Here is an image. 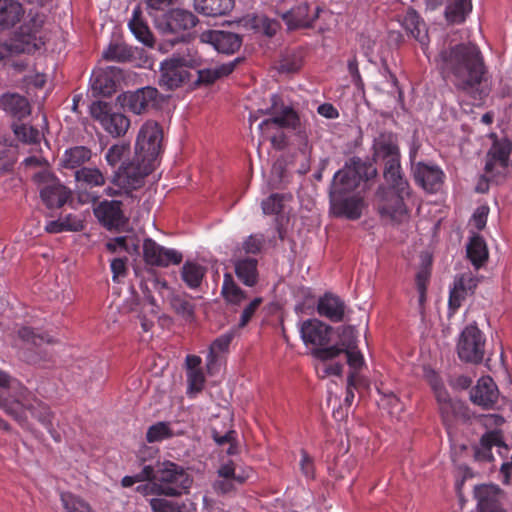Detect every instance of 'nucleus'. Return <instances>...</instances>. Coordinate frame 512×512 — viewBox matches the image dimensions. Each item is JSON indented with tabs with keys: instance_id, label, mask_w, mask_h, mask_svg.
Returning <instances> with one entry per match:
<instances>
[{
	"instance_id": "58",
	"label": "nucleus",
	"mask_w": 512,
	"mask_h": 512,
	"mask_svg": "<svg viewBox=\"0 0 512 512\" xmlns=\"http://www.w3.org/2000/svg\"><path fill=\"white\" fill-rule=\"evenodd\" d=\"M150 506L153 512H186V506L184 504L180 505L163 498H152L150 500Z\"/></svg>"
},
{
	"instance_id": "9",
	"label": "nucleus",
	"mask_w": 512,
	"mask_h": 512,
	"mask_svg": "<svg viewBox=\"0 0 512 512\" xmlns=\"http://www.w3.org/2000/svg\"><path fill=\"white\" fill-rule=\"evenodd\" d=\"M300 335L304 344L312 347L311 355L322 362L333 360L341 354L342 348H339L338 342L331 344L333 328L318 319L303 321Z\"/></svg>"
},
{
	"instance_id": "56",
	"label": "nucleus",
	"mask_w": 512,
	"mask_h": 512,
	"mask_svg": "<svg viewBox=\"0 0 512 512\" xmlns=\"http://www.w3.org/2000/svg\"><path fill=\"white\" fill-rule=\"evenodd\" d=\"M212 438L219 446L229 445L226 450L228 455L238 454L237 433L235 430H229L224 435H221L216 429H213Z\"/></svg>"
},
{
	"instance_id": "40",
	"label": "nucleus",
	"mask_w": 512,
	"mask_h": 512,
	"mask_svg": "<svg viewBox=\"0 0 512 512\" xmlns=\"http://www.w3.org/2000/svg\"><path fill=\"white\" fill-rule=\"evenodd\" d=\"M467 257L471 263L479 268L488 259V249L484 239L479 236H473L467 245Z\"/></svg>"
},
{
	"instance_id": "49",
	"label": "nucleus",
	"mask_w": 512,
	"mask_h": 512,
	"mask_svg": "<svg viewBox=\"0 0 512 512\" xmlns=\"http://www.w3.org/2000/svg\"><path fill=\"white\" fill-rule=\"evenodd\" d=\"M102 126L113 137H119L128 130V118L121 113H112Z\"/></svg>"
},
{
	"instance_id": "54",
	"label": "nucleus",
	"mask_w": 512,
	"mask_h": 512,
	"mask_svg": "<svg viewBox=\"0 0 512 512\" xmlns=\"http://www.w3.org/2000/svg\"><path fill=\"white\" fill-rule=\"evenodd\" d=\"M174 434L167 422H157L150 426L146 433V440L149 443L161 442L173 437Z\"/></svg>"
},
{
	"instance_id": "20",
	"label": "nucleus",
	"mask_w": 512,
	"mask_h": 512,
	"mask_svg": "<svg viewBox=\"0 0 512 512\" xmlns=\"http://www.w3.org/2000/svg\"><path fill=\"white\" fill-rule=\"evenodd\" d=\"M498 398V387L490 376L481 377L470 392L471 401L484 409H493Z\"/></svg>"
},
{
	"instance_id": "57",
	"label": "nucleus",
	"mask_w": 512,
	"mask_h": 512,
	"mask_svg": "<svg viewBox=\"0 0 512 512\" xmlns=\"http://www.w3.org/2000/svg\"><path fill=\"white\" fill-rule=\"evenodd\" d=\"M187 382V395L190 398H193L203 390L206 382L205 375L202 369L187 371Z\"/></svg>"
},
{
	"instance_id": "44",
	"label": "nucleus",
	"mask_w": 512,
	"mask_h": 512,
	"mask_svg": "<svg viewBox=\"0 0 512 512\" xmlns=\"http://www.w3.org/2000/svg\"><path fill=\"white\" fill-rule=\"evenodd\" d=\"M235 68V63L231 62L229 64H223L217 68H209V69H199L197 71L198 78L196 80L197 84L210 85L214 83L217 79L227 76L233 72Z\"/></svg>"
},
{
	"instance_id": "60",
	"label": "nucleus",
	"mask_w": 512,
	"mask_h": 512,
	"mask_svg": "<svg viewBox=\"0 0 512 512\" xmlns=\"http://www.w3.org/2000/svg\"><path fill=\"white\" fill-rule=\"evenodd\" d=\"M110 111V105L104 101H95L90 106L91 116L98 120L102 125L104 124L105 120L109 119V117L112 115Z\"/></svg>"
},
{
	"instance_id": "7",
	"label": "nucleus",
	"mask_w": 512,
	"mask_h": 512,
	"mask_svg": "<svg viewBox=\"0 0 512 512\" xmlns=\"http://www.w3.org/2000/svg\"><path fill=\"white\" fill-rule=\"evenodd\" d=\"M156 450L145 447L138 456L143 468L139 472L137 479H154L158 481L160 494L167 497H178L188 492L192 484V478L184 467L171 462L164 461L158 463L157 469L151 463H146L145 455L152 456Z\"/></svg>"
},
{
	"instance_id": "50",
	"label": "nucleus",
	"mask_w": 512,
	"mask_h": 512,
	"mask_svg": "<svg viewBox=\"0 0 512 512\" xmlns=\"http://www.w3.org/2000/svg\"><path fill=\"white\" fill-rule=\"evenodd\" d=\"M172 309L184 318H191L194 315V305L188 300L187 294L173 293L169 297Z\"/></svg>"
},
{
	"instance_id": "31",
	"label": "nucleus",
	"mask_w": 512,
	"mask_h": 512,
	"mask_svg": "<svg viewBox=\"0 0 512 512\" xmlns=\"http://www.w3.org/2000/svg\"><path fill=\"white\" fill-rule=\"evenodd\" d=\"M189 73L178 64L173 58L166 59L161 63V83L168 89L180 87L188 80Z\"/></svg>"
},
{
	"instance_id": "64",
	"label": "nucleus",
	"mask_w": 512,
	"mask_h": 512,
	"mask_svg": "<svg viewBox=\"0 0 512 512\" xmlns=\"http://www.w3.org/2000/svg\"><path fill=\"white\" fill-rule=\"evenodd\" d=\"M262 303H263V298L256 297L246 305V307L243 309L241 316H240V321H239L240 328L245 327L250 322V320L253 318L255 312L257 311V309L260 307V305Z\"/></svg>"
},
{
	"instance_id": "35",
	"label": "nucleus",
	"mask_w": 512,
	"mask_h": 512,
	"mask_svg": "<svg viewBox=\"0 0 512 512\" xmlns=\"http://www.w3.org/2000/svg\"><path fill=\"white\" fill-rule=\"evenodd\" d=\"M233 6L234 0H194L195 10L209 17L226 15Z\"/></svg>"
},
{
	"instance_id": "12",
	"label": "nucleus",
	"mask_w": 512,
	"mask_h": 512,
	"mask_svg": "<svg viewBox=\"0 0 512 512\" xmlns=\"http://www.w3.org/2000/svg\"><path fill=\"white\" fill-rule=\"evenodd\" d=\"M22 345L19 349V357L28 364H41L51 360V353L45 347L52 339L48 335L36 334L29 327H22L18 331Z\"/></svg>"
},
{
	"instance_id": "34",
	"label": "nucleus",
	"mask_w": 512,
	"mask_h": 512,
	"mask_svg": "<svg viewBox=\"0 0 512 512\" xmlns=\"http://www.w3.org/2000/svg\"><path fill=\"white\" fill-rule=\"evenodd\" d=\"M92 151L86 146H74L64 151L61 157V166L65 169L78 170L89 162Z\"/></svg>"
},
{
	"instance_id": "63",
	"label": "nucleus",
	"mask_w": 512,
	"mask_h": 512,
	"mask_svg": "<svg viewBox=\"0 0 512 512\" xmlns=\"http://www.w3.org/2000/svg\"><path fill=\"white\" fill-rule=\"evenodd\" d=\"M235 469L236 468L234 462L232 460H229L220 466V468L218 469V474L220 477H223L225 479H233L236 480L238 483L245 482L249 475L236 474Z\"/></svg>"
},
{
	"instance_id": "42",
	"label": "nucleus",
	"mask_w": 512,
	"mask_h": 512,
	"mask_svg": "<svg viewBox=\"0 0 512 512\" xmlns=\"http://www.w3.org/2000/svg\"><path fill=\"white\" fill-rule=\"evenodd\" d=\"M139 9L133 11V17L130 19V32L136 37V39L144 44V46L151 48L154 45V37L148 27V25L139 19Z\"/></svg>"
},
{
	"instance_id": "38",
	"label": "nucleus",
	"mask_w": 512,
	"mask_h": 512,
	"mask_svg": "<svg viewBox=\"0 0 512 512\" xmlns=\"http://www.w3.org/2000/svg\"><path fill=\"white\" fill-rule=\"evenodd\" d=\"M78 188L101 187L105 184V177L98 168L82 167L74 173Z\"/></svg>"
},
{
	"instance_id": "2",
	"label": "nucleus",
	"mask_w": 512,
	"mask_h": 512,
	"mask_svg": "<svg viewBox=\"0 0 512 512\" xmlns=\"http://www.w3.org/2000/svg\"><path fill=\"white\" fill-rule=\"evenodd\" d=\"M443 73L451 77L454 86L471 93L482 83L486 67L479 48L471 43H461L443 49L438 56Z\"/></svg>"
},
{
	"instance_id": "8",
	"label": "nucleus",
	"mask_w": 512,
	"mask_h": 512,
	"mask_svg": "<svg viewBox=\"0 0 512 512\" xmlns=\"http://www.w3.org/2000/svg\"><path fill=\"white\" fill-rule=\"evenodd\" d=\"M376 176L377 168L373 162L352 157L334 174L329 198L352 195L362 181H368Z\"/></svg>"
},
{
	"instance_id": "39",
	"label": "nucleus",
	"mask_w": 512,
	"mask_h": 512,
	"mask_svg": "<svg viewBox=\"0 0 512 512\" xmlns=\"http://www.w3.org/2000/svg\"><path fill=\"white\" fill-rule=\"evenodd\" d=\"M221 294L225 301L232 305H240L247 299L246 293L235 283L229 273L224 275Z\"/></svg>"
},
{
	"instance_id": "23",
	"label": "nucleus",
	"mask_w": 512,
	"mask_h": 512,
	"mask_svg": "<svg viewBox=\"0 0 512 512\" xmlns=\"http://www.w3.org/2000/svg\"><path fill=\"white\" fill-rule=\"evenodd\" d=\"M477 287V280L471 274H462L454 279L453 287L450 290L448 306L452 313H455L462 302L469 294L474 293Z\"/></svg>"
},
{
	"instance_id": "6",
	"label": "nucleus",
	"mask_w": 512,
	"mask_h": 512,
	"mask_svg": "<svg viewBox=\"0 0 512 512\" xmlns=\"http://www.w3.org/2000/svg\"><path fill=\"white\" fill-rule=\"evenodd\" d=\"M150 209V203L144 201L133 218V225L130 226V250L138 253L140 243L143 242V257L147 264L159 267L180 264L183 260L181 252L160 246L146 236L145 224L150 220Z\"/></svg>"
},
{
	"instance_id": "15",
	"label": "nucleus",
	"mask_w": 512,
	"mask_h": 512,
	"mask_svg": "<svg viewBox=\"0 0 512 512\" xmlns=\"http://www.w3.org/2000/svg\"><path fill=\"white\" fill-rule=\"evenodd\" d=\"M125 71L118 66L94 70L91 76V93L94 97H107L116 92L125 81Z\"/></svg>"
},
{
	"instance_id": "16",
	"label": "nucleus",
	"mask_w": 512,
	"mask_h": 512,
	"mask_svg": "<svg viewBox=\"0 0 512 512\" xmlns=\"http://www.w3.org/2000/svg\"><path fill=\"white\" fill-rule=\"evenodd\" d=\"M271 100L272 117L263 120L259 124V128L261 130H266L271 126H277L284 129L298 130L301 125L298 113L291 106L281 105V107H278L277 101L279 100V97L277 95H272Z\"/></svg>"
},
{
	"instance_id": "14",
	"label": "nucleus",
	"mask_w": 512,
	"mask_h": 512,
	"mask_svg": "<svg viewBox=\"0 0 512 512\" xmlns=\"http://www.w3.org/2000/svg\"><path fill=\"white\" fill-rule=\"evenodd\" d=\"M127 150L128 144L123 143L111 146L106 153V160L110 166L120 164L112 179L113 186L106 189L109 196H128V162L124 160Z\"/></svg>"
},
{
	"instance_id": "1",
	"label": "nucleus",
	"mask_w": 512,
	"mask_h": 512,
	"mask_svg": "<svg viewBox=\"0 0 512 512\" xmlns=\"http://www.w3.org/2000/svg\"><path fill=\"white\" fill-rule=\"evenodd\" d=\"M372 157L375 163H382L386 187L376 192L377 210L382 219L401 223L408 217L405 199L410 196V185L401 165V150L398 135L382 131L374 137Z\"/></svg>"
},
{
	"instance_id": "13",
	"label": "nucleus",
	"mask_w": 512,
	"mask_h": 512,
	"mask_svg": "<svg viewBox=\"0 0 512 512\" xmlns=\"http://www.w3.org/2000/svg\"><path fill=\"white\" fill-rule=\"evenodd\" d=\"M485 343V336L477 326H466L457 343L459 358L468 363H481L485 354Z\"/></svg>"
},
{
	"instance_id": "27",
	"label": "nucleus",
	"mask_w": 512,
	"mask_h": 512,
	"mask_svg": "<svg viewBox=\"0 0 512 512\" xmlns=\"http://www.w3.org/2000/svg\"><path fill=\"white\" fill-rule=\"evenodd\" d=\"M511 151L512 143L508 139L495 141L487 154L485 172L487 174L493 173L496 166L506 169L508 167Z\"/></svg>"
},
{
	"instance_id": "48",
	"label": "nucleus",
	"mask_w": 512,
	"mask_h": 512,
	"mask_svg": "<svg viewBox=\"0 0 512 512\" xmlns=\"http://www.w3.org/2000/svg\"><path fill=\"white\" fill-rule=\"evenodd\" d=\"M13 132L16 138L24 144H38L41 139L40 131L30 125L27 124H17L14 123L12 125Z\"/></svg>"
},
{
	"instance_id": "26",
	"label": "nucleus",
	"mask_w": 512,
	"mask_h": 512,
	"mask_svg": "<svg viewBox=\"0 0 512 512\" xmlns=\"http://www.w3.org/2000/svg\"><path fill=\"white\" fill-rule=\"evenodd\" d=\"M403 28L417 40L425 52L429 44V36L426 23L413 8L407 9L402 18Z\"/></svg>"
},
{
	"instance_id": "17",
	"label": "nucleus",
	"mask_w": 512,
	"mask_h": 512,
	"mask_svg": "<svg viewBox=\"0 0 512 512\" xmlns=\"http://www.w3.org/2000/svg\"><path fill=\"white\" fill-rule=\"evenodd\" d=\"M411 172L415 183L427 193L433 194L441 190L445 174L438 165L419 161Z\"/></svg>"
},
{
	"instance_id": "33",
	"label": "nucleus",
	"mask_w": 512,
	"mask_h": 512,
	"mask_svg": "<svg viewBox=\"0 0 512 512\" xmlns=\"http://www.w3.org/2000/svg\"><path fill=\"white\" fill-rule=\"evenodd\" d=\"M24 16V9L17 0H0V29L14 27Z\"/></svg>"
},
{
	"instance_id": "61",
	"label": "nucleus",
	"mask_w": 512,
	"mask_h": 512,
	"mask_svg": "<svg viewBox=\"0 0 512 512\" xmlns=\"http://www.w3.org/2000/svg\"><path fill=\"white\" fill-rule=\"evenodd\" d=\"M151 61L148 56V51L145 48L130 46V66L133 67H146L150 66Z\"/></svg>"
},
{
	"instance_id": "59",
	"label": "nucleus",
	"mask_w": 512,
	"mask_h": 512,
	"mask_svg": "<svg viewBox=\"0 0 512 512\" xmlns=\"http://www.w3.org/2000/svg\"><path fill=\"white\" fill-rule=\"evenodd\" d=\"M138 474L139 473H137L133 476H130V486L134 485L136 482H143L136 487V490L139 493H141L145 496H148V495L161 496L162 495V494H160L159 485H158L157 480H154V479L140 480V479H137Z\"/></svg>"
},
{
	"instance_id": "43",
	"label": "nucleus",
	"mask_w": 512,
	"mask_h": 512,
	"mask_svg": "<svg viewBox=\"0 0 512 512\" xmlns=\"http://www.w3.org/2000/svg\"><path fill=\"white\" fill-rule=\"evenodd\" d=\"M471 10V0H454L447 5L445 9V17L449 23L460 24L465 21L467 14Z\"/></svg>"
},
{
	"instance_id": "24",
	"label": "nucleus",
	"mask_w": 512,
	"mask_h": 512,
	"mask_svg": "<svg viewBox=\"0 0 512 512\" xmlns=\"http://www.w3.org/2000/svg\"><path fill=\"white\" fill-rule=\"evenodd\" d=\"M317 313L334 323L343 321L345 316V302L337 295L327 292L317 302Z\"/></svg>"
},
{
	"instance_id": "51",
	"label": "nucleus",
	"mask_w": 512,
	"mask_h": 512,
	"mask_svg": "<svg viewBox=\"0 0 512 512\" xmlns=\"http://www.w3.org/2000/svg\"><path fill=\"white\" fill-rule=\"evenodd\" d=\"M233 338L234 334L229 332L222 334L211 343L207 356L208 367L217 361L218 353L226 352L228 350Z\"/></svg>"
},
{
	"instance_id": "53",
	"label": "nucleus",
	"mask_w": 512,
	"mask_h": 512,
	"mask_svg": "<svg viewBox=\"0 0 512 512\" xmlns=\"http://www.w3.org/2000/svg\"><path fill=\"white\" fill-rule=\"evenodd\" d=\"M60 499L66 512H91L88 503L70 492H62Z\"/></svg>"
},
{
	"instance_id": "47",
	"label": "nucleus",
	"mask_w": 512,
	"mask_h": 512,
	"mask_svg": "<svg viewBox=\"0 0 512 512\" xmlns=\"http://www.w3.org/2000/svg\"><path fill=\"white\" fill-rule=\"evenodd\" d=\"M183 68H197L201 66L202 58L194 47L186 46L184 50L174 53L172 57Z\"/></svg>"
},
{
	"instance_id": "19",
	"label": "nucleus",
	"mask_w": 512,
	"mask_h": 512,
	"mask_svg": "<svg viewBox=\"0 0 512 512\" xmlns=\"http://www.w3.org/2000/svg\"><path fill=\"white\" fill-rule=\"evenodd\" d=\"M94 214L99 222L108 230L120 231V228L125 223L121 201L104 200L94 208Z\"/></svg>"
},
{
	"instance_id": "3",
	"label": "nucleus",
	"mask_w": 512,
	"mask_h": 512,
	"mask_svg": "<svg viewBox=\"0 0 512 512\" xmlns=\"http://www.w3.org/2000/svg\"><path fill=\"white\" fill-rule=\"evenodd\" d=\"M0 409L22 424L26 422L25 412L29 411L44 427L53 423L54 413L18 379L0 369Z\"/></svg>"
},
{
	"instance_id": "55",
	"label": "nucleus",
	"mask_w": 512,
	"mask_h": 512,
	"mask_svg": "<svg viewBox=\"0 0 512 512\" xmlns=\"http://www.w3.org/2000/svg\"><path fill=\"white\" fill-rule=\"evenodd\" d=\"M303 64L301 52H287L279 62V71L281 73H295L300 70Z\"/></svg>"
},
{
	"instance_id": "28",
	"label": "nucleus",
	"mask_w": 512,
	"mask_h": 512,
	"mask_svg": "<svg viewBox=\"0 0 512 512\" xmlns=\"http://www.w3.org/2000/svg\"><path fill=\"white\" fill-rule=\"evenodd\" d=\"M494 446L507 449V445L503 441L501 431L492 430L482 435L478 445L474 446V459L479 462H491L494 460L492 448Z\"/></svg>"
},
{
	"instance_id": "11",
	"label": "nucleus",
	"mask_w": 512,
	"mask_h": 512,
	"mask_svg": "<svg viewBox=\"0 0 512 512\" xmlns=\"http://www.w3.org/2000/svg\"><path fill=\"white\" fill-rule=\"evenodd\" d=\"M320 11L319 6H314L311 10L307 2L299 0H278L276 4V12L290 29L311 27Z\"/></svg>"
},
{
	"instance_id": "32",
	"label": "nucleus",
	"mask_w": 512,
	"mask_h": 512,
	"mask_svg": "<svg viewBox=\"0 0 512 512\" xmlns=\"http://www.w3.org/2000/svg\"><path fill=\"white\" fill-rule=\"evenodd\" d=\"M0 108L18 120H22L31 113V107L28 100L17 93H7L2 95L0 98Z\"/></svg>"
},
{
	"instance_id": "21",
	"label": "nucleus",
	"mask_w": 512,
	"mask_h": 512,
	"mask_svg": "<svg viewBox=\"0 0 512 512\" xmlns=\"http://www.w3.org/2000/svg\"><path fill=\"white\" fill-rule=\"evenodd\" d=\"M331 208L337 217H345L349 220H357L362 216L364 199L359 194L331 197Z\"/></svg>"
},
{
	"instance_id": "4",
	"label": "nucleus",
	"mask_w": 512,
	"mask_h": 512,
	"mask_svg": "<svg viewBox=\"0 0 512 512\" xmlns=\"http://www.w3.org/2000/svg\"><path fill=\"white\" fill-rule=\"evenodd\" d=\"M162 137L161 126L152 120L146 121L138 132L135 154L130 160V205L135 201L132 190L141 187L144 178L155 169L157 158L161 153Z\"/></svg>"
},
{
	"instance_id": "46",
	"label": "nucleus",
	"mask_w": 512,
	"mask_h": 512,
	"mask_svg": "<svg viewBox=\"0 0 512 512\" xmlns=\"http://www.w3.org/2000/svg\"><path fill=\"white\" fill-rule=\"evenodd\" d=\"M462 408H463V405L460 402H454V401L445 402V403L439 405V411L441 414V418H442L443 424L446 427L448 434H451V430L453 428L454 421L460 414Z\"/></svg>"
},
{
	"instance_id": "10",
	"label": "nucleus",
	"mask_w": 512,
	"mask_h": 512,
	"mask_svg": "<svg viewBox=\"0 0 512 512\" xmlns=\"http://www.w3.org/2000/svg\"><path fill=\"white\" fill-rule=\"evenodd\" d=\"M199 22L197 16L186 9L174 8L155 18V26L163 36H175L171 43L185 40V32Z\"/></svg>"
},
{
	"instance_id": "52",
	"label": "nucleus",
	"mask_w": 512,
	"mask_h": 512,
	"mask_svg": "<svg viewBox=\"0 0 512 512\" xmlns=\"http://www.w3.org/2000/svg\"><path fill=\"white\" fill-rule=\"evenodd\" d=\"M251 26L258 33L272 37L279 29V23L265 15H256L251 19Z\"/></svg>"
},
{
	"instance_id": "41",
	"label": "nucleus",
	"mask_w": 512,
	"mask_h": 512,
	"mask_svg": "<svg viewBox=\"0 0 512 512\" xmlns=\"http://www.w3.org/2000/svg\"><path fill=\"white\" fill-rule=\"evenodd\" d=\"M205 273L206 269L202 265L187 261L182 266L181 278L189 288L196 289L201 285Z\"/></svg>"
},
{
	"instance_id": "37",
	"label": "nucleus",
	"mask_w": 512,
	"mask_h": 512,
	"mask_svg": "<svg viewBox=\"0 0 512 512\" xmlns=\"http://www.w3.org/2000/svg\"><path fill=\"white\" fill-rule=\"evenodd\" d=\"M291 193H272L261 202V208L265 215H276L281 218L285 213L287 203L291 202Z\"/></svg>"
},
{
	"instance_id": "36",
	"label": "nucleus",
	"mask_w": 512,
	"mask_h": 512,
	"mask_svg": "<svg viewBox=\"0 0 512 512\" xmlns=\"http://www.w3.org/2000/svg\"><path fill=\"white\" fill-rule=\"evenodd\" d=\"M258 261L255 258H242L235 262V273L246 286L253 287L258 282Z\"/></svg>"
},
{
	"instance_id": "18",
	"label": "nucleus",
	"mask_w": 512,
	"mask_h": 512,
	"mask_svg": "<svg viewBox=\"0 0 512 512\" xmlns=\"http://www.w3.org/2000/svg\"><path fill=\"white\" fill-rule=\"evenodd\" d=\"M199 39L202 43L211 44L218 52L224 54H233L242 45L240 35L222 30L203 31Z\"/></svg>"
},
{
	"instance_id": "62",
	"label": "nucleus",
	"mask_w": 512,
	"mask_h": 512,
	"mask_svg": "<svg viewBox=\"0 0 512 512\" xmlns=\"http://www.w3.org/2000/svg\"><path fill=\"white\" fill-rule=\"evenodd\" d=\"M265 243L264 235L262 234H253L250 235L242 245L243 250L246 254H258L261 252Z\"/></svg>"
},
{
	"instance_id": "29",
	"label": "nucleus",
	"mask_w": 512,
	"mask_h": 512,
	"mask_svg": "<svg viewBox=\"0 0 512 512\" xmlns=\"http://www.w3.org/2000/svg\"><path fill=\"white\" fill-rule=\"evenodd\" d=\"M356 340L354 335V329L352 327H345L343 334L339 340V348H342L341 354L345 353L347 358V364L351 371H357L364 365V358L362 353L356 349Z\"/></svg>"
},
{
	"instance_id": "45",
	"label": "nucleus",
	"mask_w": 512,
	"mask_h": 512,
	"mask_svg": "<svg viewBox=\"0 0 512 512\" xmlns=\"http://www.w3.org/2000/svg\"><path fill=\"white\" fill-rule=\"evenodd\" d=\"M102 57L106 61L125 63L128 61V47L123 41L112 40L103 51Z\"/></svg>"
},
{
	"instance_id": "5",
	"label": "nucleus",
	"mask_w": 512,
	"mask_h": 512,
	"mask_svg": "<svg viewBox=\"0 0 512 512\" xmlns=\"http://www.w3.org/2000/svg\"><path fill=\"white\" fill-rule=\"evenodd\" d=\"M44 22V14L30 10L27 19L9 41L0 39V61L10 62L18 72L25 71L28 67L27 59L14 60V57L32 54L42 48L44 41L40 34Z\"/></svg>"
},
{
	"instance_id": "30",
	"label": "nucleus",
	"mask_w": 512,
	"mask_h": 512,
	"mask_svg": "<svg viewBox=\"0 0 512 512\" xmlns=\"http://www.w3.org/2000/svg\"><path fill=\"white\" fill-rule=\"evenodd\" d=\"M160 103V94L158 90L151 86L138 89L130 93V111L141 114L149 108H154Z\"/></svg>"
},
{
	"instance_id": "22",
	"label": "nucleus",
	"mask_w": 512,
	"mask_h": 512,
	"mask_svg": "<svg viewBox=\"0 0 512 512\" xmlns=\"http://www.w3.org/2000/svg\"><path fill=\"white\" fill-rule=\"evenodd\" d=\"M478 512H505L501 497L502 491L496 485L482 484L474 489Z\"/></svg>"
},
{
	"instance_id": "25",
	"label": "nucleus",
	"mask_w": 512,
	"mask_h": 512,
	"mask_svg": "<svg viewBox=\"0 0 512 512\" xmlns=\"http://www.w3.org/2000/svg\"><path fill=\"white\" fill-rule=\"evenodd\" d=\"M40 197L48 208H60L71 198V191L52 178L40 189Z\"/></svg>"
}]
</instances>
